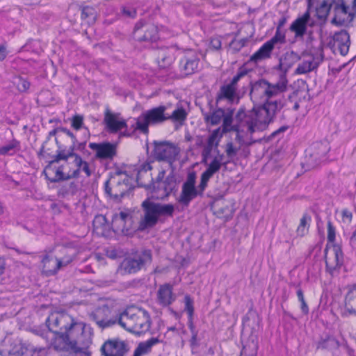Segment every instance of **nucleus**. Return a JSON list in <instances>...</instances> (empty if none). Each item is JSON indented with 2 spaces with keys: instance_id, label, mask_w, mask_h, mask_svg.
<instances>
[{
  "instance_id": "obj_56",
  "label": "nucleus",
  "mask_w": 356,
  "mask_h": 356,
  "mask_svg": "<svg viewBox=\"0 0 356 356\" xmlns=\"http://www.w3.org/2000/svg\"><path fill=\"white\" fill-rule=\"evenodd\" d=\"M145 260L147 261V260H149L150 259V255L149 253H145Z\"/></svg>"
},
{
  "instance_id": "obj_36",
  "label": "nucleus",
  "mask_w": 356,
  "mask_h": 356,
  "mask_svg": "<svg viewBox=\"0 0 356 356\" xmlns=\"http://www.w3.org/2000/svg\"><path fill=\"white\" fill-rule=\"evenodd\" d=\"M13 83L19 92L26 91L30 86L29 81L22 77L15 78L13 81Z\"/></svg>"
},
{
  "instance_id": "obj_18",
  "label": "nucleus",
  "mask_w": 356,
  "mask_h": 356,
  "mask_svg": "<svg viewBox=\"0 0 356 356\" xmlns=\"http://www.w3.org/2000/svg\"><path fill=\"white\" fill-rule=\"evenodd\" d=\"M89 147L96 153L99 159H111L116 153L115 145L110 143H90Z\"/></svg>"
},
{
  "instance_id": "obj_4",
  "label": "nucleus",
  "mask_w": 356,
  "mask_h": 356,
  "mask_svg": "<svg viewBox=\"0 0 356 356\" xmlns=\"http://www.w3.org/2000/svg\"><path fill=\"white\" fill-rule=\"evenodd\" d=\"M356 0H336L332 7V22L337 25H346L353 17Z\"/></svg>"
},
{
  "instance_id": "obj_55",
  "label": "nucleus",
  "mask_w": 356,
  "mask_h": 356,
  "mask_svg": "<svg viewBox=\"0 0 356 356\" xmlns=\"http://www.w3.org/2000/svg\"><path fill=\"white\" fill-rule=\"evenodd\" d=\"M30 1H31L30 3H31V4H37V3H40V0H30Z\"/></svg>"
},
{
  "instance_id": "obj_8",
  "label": "nucleus",
  "mask_w": 356,
  "mask_h": 356,
  "mask_svg": "<svg viewBox=\"0 0 356 356\" xmlns=\"http://www.w3.org/2000/svg\"><path fill=\"white\" fill-rule=\"evenodd\" d=\"M61 163L62 159L60 155L58 159L51 161L48 166L46 167L44 174L48 179L51 181H57L72 178V176L75 172V168L72 170H63L61 168Z\"/></svg>"
},
{
  "instance_id": "obj_29",
  "label": "nucleus",
  "mask_w": 356,
  "mask_h": 356,
  "mask_svg": "<svg viewBox=\"0 0 356 356\" xmlns=\"http://www.w3.org/2000/svg\"><path fill=\"white\" fill-rule=\"evenodd\" d=\"M135 34L137 39L140 40H150L156 36V29L153 26H150L137 30Z\"/></svg>"
},
{
  "instance_id": "obj_15",
  "label": "nucleus",
  "mask_w": 356,
  "mask_h": 356,
  "mask_svg": "<svg viewBox=\"0 0 356 356\" xmlns=\"http://www.w3.org/2000/svg\"><path fill=\"white\" fill-rule=\"evenodd\" d=\"M330 45L334 52L338 51L341 55H346L348 52L350 47V38L346 31H341L336 33Z\"/></svg>"
},
{
  "instance_id": "obj_58",
  "label": "nucleus",
  "mask_w": 356,
  "mask_h": 356,
  "mask_svg": "<svg viewBox=\"0 0 356 356\" xmlns=\"http://www.w3.org/2000/svg\"><path fill=\"white\" fill-rule=\"evenodd\" d=\"M82 17H86V10H84L82 13Z\"/></svg>"
},
{
  "instance_id": "obj_13",
  "label": "nucleus",
  "mask_w": 356,
  "mask_h": 356,
  "mask_svg": "<svg viewBox=\"0 0 356 356\" xmlns=\"http://www.w3.org/2000/svg\"><path fill=\"white\" fill-rule=\"evenodd\" d=\"M61 168L63 170H72L74 169V166H76L74 170L75 172L74 175L72 176V178L76 176L81 168H83V170L86 172L87 175H90V172L88 170L87 164L86 163H83L81 159L77 156L71 154L68 156L67 158L61 156Z\"/></svg>"
},
{
  "instance_id": "obj_25",
  "label": "nucleus",
  "mask_w": 356,
  "mask_h": 356,
  "mask_svg": "<svg viewBox=\"0 0 356 356\" xmlns=\"http://www.w3.org/2000/svg\"><path fill=\"white\" fill-rule=\"evenodd\" d=\"M110 314L111 312L107 307L97 310L95 313L97 323L101 327H107L113 324L115 322L108 319Z\"/></svg>"
},
{
  "instance_id": "obj_20",
  "label": "nucleus",
  "mask_w": 356,
  "mask_h": 356,
  "mask_svg": "<svg viewBox=\"0 0 356 356\" xmlns=\"http://www.w3.org/2000/svg\"><path fill=\"white\" fill-rule=\"evenodd\" d=\"M221 166L220 161L215 159L209 165L207 170L202 175L200 188L202 191L204 189L209 179L213 175L218 171Z\"/></svg>"
},
{
  "instance_id": "obj_37",
  "label": "nucleus",
  "mask_w": 356,
  "mask_h": 356,
  "mask_svg": "<svg viewBox=\"0 0 356 356\" xmlns=\"http://www.w3.org/2000/svg\"><path fill=\"white\" fill-rule=\"evenodd\" d=\"M186 112L184 108H178L175 110L170 116L167 118L168 119L170 118L175 121L182 122L186 119Z\"/></svg>"
},
{
  "instance_id": "obj_14",
  "label": "nucleus",
  "mask_w": 356,
  "mask_h": 356,
  "mask_svg": "<svg viewBox=\"0 0 356 356\" xmlns=\"http://www.w3.org/2000/svg\"><path fill=\"white\" fill-rule=\"evenodd\" d=\"M155 155L161 160H172L179 154L178 148L168 143H155Z\"/></svg>"
},
{
  "instance_id": "obj_11",
  "label": "nucleus",
  "mask_w": 356,
  "mask_h": 356,
  "mask_svg": "<svg viewBox=\"0 0 356 356\" xmlns=\"http://www.w3.org/2000/svg\"><path fill=\"white\" fill-rule=\"evenodd\" d=\"M323 58L321 50L316 56L312 54H303L300 58V63L296 69V73L305 74L311 72L318 66Z\"/></svg>"
},
{
  "instance_id": "obj_46",
  "label": "nucleus",
  "mask_w": 356,
  "mask_h": 356,
  "mask_svg": "<svg viewBox=\"0 0 356 356\" xmlns=\"http://www.w3.org/2000/svg\"><path fill=\"white\" fill-rule=\"evenodd\" d=\"M15 147L13 144H9L5 146L0 147V153L1 154H6L8 153L10 150H12Z\"/></svg>"
},
{
  "instance_id": "obj_22",
  "label": "nucleus",
  "mask_w": 356,
  "mask_h": 356,
  "mask_svg": "<svg viewBox=\"0 0 356 356\" xmlns=\"http://www.w3.org/2000/svg\"><path fill=\"white\" fill-rule=\"evenodd\" d=\"M246 30L249 32L248 35L245 37H237L235 38L229 44L230 49L234 51H239L249 41V40L253 36V27L251 25H248L245 27Z\"/></svg>"
},
{
  "instance_id": "obj_52",
  "label": "nucleus",
  "mask_w": 356,
  "mask_h": 356,
  "mask_svg": "<svg viewBox=\"0 0 356 356\" xmlns=\"http://www.w3.org/2000/svg\"><path fill=\"white\" fill-rule=\"evenodd\" d=\"M144 353V348L143 346H140L135 353V356H140Z\"/></svg>"
},
{
  "instance_id": "obj_48",
  "label": "nucleus",
  "mask_w": 356,
  "mask_h": 356,
  "mask_svg": "<svg viewBox=\"0 0 356 356\" xmlns=\"http://www.w3.org/2000/svg\"><path fill=\"white\" fill-rule=\"evenodd\" d=\"M211 47L215 49H218L220 48L221 43L218 39H213L211 42Z\"/></svg>"
},
{
  "instance_id": "obj_35",
  "label": "nucleus",
  "mask_w": 356,
  "mask_h": 356,
  "mask_svg": "<svg viewBox=\"0 0 356 356\" xmlns=\"http://www.w3.org/2000/svg\"><path fill=\"white\" fill-rule=\"evenodd\" d=\"M241 76H243L242 74H238L234 79L231 85H229L222 88V94L225 97L228 99H232L233 97L235 92L234 85L236 83V82L238 81Z\"/></svg>"
},
{
  "instance_id": "obj_28",
  "label": "nucleus",
  "mask_w": 356,
  "mask_h": 356,
  "mask_svg": "<svg viewBox=\"0 0 356 356\" xmlns=\"http://www.w3.org/2000/svg\"><path fill=\"white\" fill-rule=\"evenodd\" d=\"M345 308L350 314H356V286L350 289L345 299Z\"/></svg>"
},
{
  "instance_id": "obj_5",
  "label": "nucleus",
  "mask_w": 356,
  "mask_h": 356,
  "mask_svg": "<svg viewBox=\"0 0 356 356\" xmlns=\"http://www.w3.org/2000/svg\"><path fill=\"white\" fill-rule=\"evenodd\" d=\"M165 110L164 106H159L144 113L137 119L136 129L147 133L149 125L162 122L168 119L164 114Z\"/></svg>"
},
{
  "instance_id": "obj_7",
  "label": "nucleus",
  "mask_w": 356,
  "mask_h": 356,
  "mask_svg": "<svg viewBox=\"0 0 356 356\" xmlns=\"http://www.w3.org/2000/svg\"><path fill=\"white\" fill-rule=\"evenodd\" d=\"M129 181L127 174H116L107 181L106 190L107 193L115 197L122 196L130 187Z\"/></svg>"
},
{
  "instance_id": "obj_44",
  "label": "nucleus",
  "mask_w": 356,
  "mask_h": 356,
  "mask_svg": "<svg viewBox=\"0 0 356 356\" xmlns=\"http://www.w3.org/2000/svg\"><path fill=\"white\" fill-rule=\"evenodd\" d=\"M318 149H321L320 151H318L316 153V157L317 159H320L321 157L325 156L327 152V149L326 146H323L322 145H318L316 147Z\"/></svg>"
},
{
  "instance_id": "obj_32",
  "label": "nucleus",
  "mask_w": 356,
  "mask_h": 356,
  "mask_svg": "<svg viewBox=\"0 0 356 356\" xmlns=\"http://www.w3.org/2000/svg\"><path fill=\"white\" fill-rule=\"evenodd\" d=\"M297 56L293 53L286 54L280 60V67L286 71L296 61Z\"/></svg>"
},
{
  "instance_id": "obj_16",
  "label": "nucleus",
  "mask_w": 356,
  "mask_h": 356,
  "mask_svg": "<svg viewBox=\"0 0 356 356\" xmlns=\"http://www.w3.org/2000/svg\"><path fill=\"white\" fill-rule=\"evenodd\" d=\"M102 350L105 356H123L127 351L124 341L113 339L104 343Z\"/></svg>"
},
{
  "instance_id": "obj_19",
  "label": "nucleus",
  "mask_w": 356,
  "mask_h": 356,
  "mask_svg": "<svg viewBox=\"0 0 356 356\" xmlns=\"http://www.w3.org/2000/svg\"><path fill=\"white\" fill-rule=\"evenodd\" d=\"M195 175L190 174L188 177L187 181L184 184L182 189V194L179 201L187 204L188 202L196 196V191L195 189Z\"/></svg>"
},
{
  "instance_id": "obj_53",
  "label": "nucleus",
  "mask_w": 356,
  "mask_h": 356,
  "mask_svg": "<svg viewBox=\"0 0 356 356\" xmlns=\"http://www.w3.org/2000/svg\"><path fill=\"white\" fill-rule=\"evenodd\" d=\"M298 298L300 302L302 300H305L303 293L301 291H299L298 292Z\"/></svg>"
},
{
  "instance_id": "obj_10",
  "label": "nucleus",
  "mask_w": 356,
  "mask_h": 356,
  "mask_svg": "<svg viewBox=\"0 0 356 356\" xmlns=\"http://www.w3.org/2000/svg\"><path fill=\"white\" fill-rule=\"evenodd\" d=\"M325 261L330 273L337 270L343 262L341 248L337 244H327L325 251Z\"/></svg>"
},
{
  "instance_id": "obj_9",
  "label": "nucleus",
  "mask_w": 356,
  "mask_h": 356,
  "mask_svg": "<svg viewBox=\"0 0 356 356\" xmlns=\"http://www.w3.org/2000/svg\"><path fill=\"white\" fill-rule=\"evenodd\" d=\"M286 81L282 77L276 85H270L268 83L261 81L256 83L252 88L251 94L253 96L266 94L270 97L282 92L286 90Z\"/></svg>"
},
{
  "instance_id": "obj_59",
  "label": "nucleus",
  "mask_w": 356,
  "mask_h": 356,
  "mask_svg": "<svg viewBox=\"0 0 356 356\" xmlns=\"http://www.w3.org/2000/svg\"><path fill=\"white\" fill-rule=\"evenodd\" d=\"M69 251V250L63 249V253H67Z\"/></svg>"
},
{
  "instance_id": "obj_1",
  "label": "nucleus",
  "mask_w": 356,
  "mask_h": 356,
  "mask_svg": "<svg viewBox=\"0 0 356 356\" xmlns=\"http://www.w3.org/2000/svg\"><path fill=\"white\" fill-rule=\"evenodd\" d=\"M119 323L125 330L136 334L148 330L149 316L145 311L137 307H129L119 318Z\"/></svg>"
},
{
  "instance_id": "obj_40",
  "label": "nucleus",
  "mask_w": 356,
  "mask_h": 356,
  "mask_svg": "<svg viewBox=\"0 0 356 356\" xmlns=\"http://www.w3.org/2000/svg\"><path fill=\"white\" fill-rule=\"evenodd\" d=\"M284 38V35H282L281 33L277 31L276 33V35L269 41H268L270 44H272V46L274 47L275 44L277 42H283Z\"/></svg>"
},
{
  "instance_id": "obj_23",
  "label": "nucleus",
  "mask_w": 356,
  "mask_h": 356,
  "mask_svg": "<svg viewBox=\"0 0 356 356\" xmlns=\"http://www.w3.org/2000/svg\"><path fill=\"white\" fill-rule=\"evenodd\" d=\"M158 298L160 302L164 305L171 304L175 300L172 287L168 284L161 286L158 291Z\"/></svg>"
},
{
  "instance_id": "obj_38",
  "label": "nucleus",
  "mask_w": 356,
  "mask_h": 356,
  "mask_svg": "<svg viewBox=\"0 0 356 356\" xmlns=\"http://www.w3.org/2000/svg\"><path fill=\"white\" fill-rule=\"evenodd\" d=\"M307 231H308L307 221L305 218H303L300 220V222L297 228L296 232L298 236H303L307 233Z\"/></svg>"
},
{
  "instance_id": "obj_2",
  "label": "nucleus",
  "mask_w": 356,
  "mask_h": 356,
  "mask_svg": "<svg viewBox=\"0 0 356 356\" xmlns=\"http://www.w3.org/2000/svg\"><path fill=\"white\" fill-rule=\"evenodd\" d=\"M143 207L145 214L139 225L140 229L154 226L159 217L171 216L175 210V207L172 204H159L149 200L145 201L143 203Z\"/></svg>"
},
{
  "instance_id": "obj_43",
  "label": "nucleus",
  "mask_w": 356,
  "mask_h": 356,
  "mask_svg": "<svg viewBox=\"0 0 356 356\" xmlns=\"http://www.w3.org/2000/svg\"><path fill=\"white\" fill-rule=\"evenodd\" d=\"M231 115H225L223 120V129L225 131H228L231 130L229 127L231 124Z\"/></svg>"
},
{
  "instance_id": "obj_27",
  "label": "nucleus",
  "mask_w": 356,
  "mask_h": 356,
  "mask_svg": "<svg viewBox=\"0 0 356 356\" xmlns=\"http://www.w3.org/2000/svg\"><path fill=\"white\" fill-rule=\"evenodd\" d=\"M274 47L268 42H266L257 52L251 57V60L258 62L270 57V52Z\"/></svg>"
},
{
  "instance_id": "obj_30",
  "label": "nucleus",
  "mask_w": 356,
  "mask_h": 356,
  "mask_svg": "<svg viewBox=\"0 0 356 356\" xmlns=\"http://www.w3.org/2000/svg\"><path fill=\"white\" fill-rule=\"evenodd\" d=\"M197 59L195 55L186 58L181 63V69L186 74H190L195 72L197 67Z\"/></svg>"
},
{
  "instance_id": "obj_6",
  "label": "nucleus",
  "mask_w": 356,
  "mask_h": 356,
  "mask_svg": "<svg viewBox=\"0 0 356 356\" xmlns=\"http://www.w3.org/2000/svg\"><path fill=\"white\" fill-rule=\"evenodd\" d=\"M72 260L71 257L65 254L61 256L57 252L49 253L42 260L40 268L44 274L51 275L56 273L61 266L69 264Z\"/></svg>"
},
{
  "instance_id": "obj_33",
  "label": "nucleus",
  "mask_w": 356,
  "mask_h": 356,
  "mask_svg": "<svg viewBox=\"0 0 356 356\" xmlns=\"http://www.w3.org/2000/svg\"><path fill=\"white\" fill-rule=\"evenodd\" d=\"M140 262L136 259H127L122 264V268L128 273L135 272L140 268Z\"/></svg>"
},
{
  "instance_id": "obj_57",
  "label": "nucleus",
  "mask_w": 356,
  "mask_h": 356,
  "mask_svg": "<svg viewBox=\"0 0 356 356\" xmlns=\"http://www.w3.org/2000/svg\"><path fill=\"white\" fill-rule=\"evenodd\" d=\"M227 152L228 154H231L233 152V149H232V147H229L227 149Z\"/></svg>"
},
{
  "instance_id": "obj_24",
  "label": "nucleus",
  "mask_w": 356,
  "mask_h": 356,
  "mask_svg": "<svg viewBox=\"0 0 356 356\" xmlns=\"http://www.w3.org/2000/svg\"><path fill=\"white\" fill-rule=\"evenodd\" d=\"M234 211V203L232 201H224L215 206V212L222 217L232 216Z\"/></svg>"
},
{
  "instance_id": "obj_39",
  "label": "nucleus",
  "mask_w": 356,
  "mask_h": 356,
  "mask_svg": "<svg viewBox=\"0 0 356 356\" xmlns=\"http://www.w3.org/2000/svg\"><path fill=\"white\" fill-rule=\"evenodd\" d=\"M335 229L330 222L327 223V244H335Z\"/></svg>"
},
{
  "instance_id": "obj_51",
  "label": "nucleus",
  "mask_w": 356,
  "mask_h": 356,
  "mask_svg": "<svg viewBox=\"0 0 356 356\" xmlns=\"http://www.w3.org/2000/svg\"><path fill=\"white\" fill-rule=\"evenodd\" d=\"M222 115V111H218L216 112L214 115L211 118V122L212 124H216L218 123V121L215 119L216 117H220Z\"/></svg>"
},
{
  "instance_id": "obj_54",
  "label": "nucleus",
  "mask_w": 356,
  "mask_h": 356,
  "mask_svg": "<svg viewBox=\"0 0 356 356\" xmlns=\"http://www.w3.org/2000/svg\"><path fill=\"white\" fill-rule=\"evenodd\" d=\"M351 242L353 245H356V232L354 233L351 238Z\"/></svg>"
},
{
  "instance_id": "obj_41",
  "label": "nucleus",
  "mask_w": 356,
  "mask_h": 356,
  "mask_svg": "<svg viewBox=\"0 0 356 356\" xmlns=\"http://www.w3.org/2000/svg\"><path fill=\"white\" fill-rule=\"evenodd\" d=\"M83 124V118L81 116H75L72 120V125L75 129L81 128Z\"/></svg>"
},
{
  "instance_id": "obj_26",
  "label": "nucleus",
  "mask_w": 356,
  "mask_h": 356,
  "mask_svg": "<svg viewBox=\"0 0 356 356\" xmlns=\"http://www.w3.org/2000/svg\"><path fill=\"white\" fill-rule=\"evenodd\" d=\"M309 15L308 13H305L302 17L298 18L291 26L292 31L295 32L297 35H302L306 29V24L309 20Z\"/></svg>"
},
{
  "instance_id": "obj_47",
  "label": "nucleus",
  "mask_w": 356,
  "mask_h": 356,
  "mask_svg": "<svg viewBox=\"0 0 356 356\" xmlns=\"http://www.w3.org/2000/svg\"><path fill=\"white\" fill-rule=\"evenodd\" d=\"M352 218V214L350 212L348 211H345L343 212V220L344 222H350Z\"/></svg>"
},
{
  "instance_id": "obj_3",
  "label": "nucleus",
  "mask_w": 356,
  "mask_h": 356,
  "mask_svg": "<svg viewBox=\"0 0 356 356\" xmlns=\"http://www.w3.org/2000/svg\"><path fill=\"white\" fill-rule=\"evenodd\" d=\"M282 107L281 103L268 102L263 107L254 108L251 115L252 122L248 129L250 131L266 128L272 120L276 111Z\"/></svg>"
},
{
  "instance_id": "obj_49",
  "label": "nucleus",
  "mask_w": 356,
  "mask_h": 356,
  "mask_svg": "<svg viewBox=\"0 0 356 356\" xmlns=\"http://www.w3.org/2000/svg\"><path fill=\"white\" fill-rule=\"evenodd\" d=\"M7 55V51L5 47H0V60H3Z\"/></svg>"
},
{
  "instance_id": "obj_50",
  "label": "nucleus",
  "mask_w": 356,
  "mask_h": 356,
  "mask_svg": "<svg viewBox=\"0 0 356 356\" xmlns=\"http://www.w3.org/2000/svg\"><path fill=\"white\" fill-rule=\"evenodd\" d=\"M300 302H301L300 307H301V309H302V312L305 314H307L308 313V307H307V305L305 300H302V301H300Z\"/></svg>"
},
{
  "instance_id": "obj_42",
  "label": "nucleus",
  "mask_w": 356,
  "mask_h": 356,
  "mask_svg": "<svg viewBox=\"0 0 356 356\" xmlns=\"http://www.w3.org/2000/svg\"><path fill=\"white\" fill-rule=\"evenodd\" d=\"M185 304H186V310L187 311L188 315L190 317L192 316L193 313V302L192 300L186 297L185 299Z\"/></svg>"
},
{
  "instance_id": "obj_34",
  "label": "nucleus",
  "mask_w": 356,
  "mask_h": 356,
  "mask_svg": "<svg viewBox=\"0 0 356 356\" xmlns=\"http://www.w3.org/2000/svg\"><path fill=\"white\" fill-rule=\"evenodd\" d=\"M332 5L331 6L327 1H323L319 4L316 8V15L318 18L324 19L327 17L328 12L332 10Z\"/></svg>"
},
{
  "instance_id": "obj_45",
  "label": "nucleus",
  "mask_w": 356,
  "mask_h": 356,
  "mask_svg": "<svg viewBox=\"0 0 356 356\" xmlns=\"http://www.w3.org/2000/svg\"><path fill=\"white\" fill-rule=\"evenodd\" d=\"M122 12L123 15L127 17H134L136 11L134 9L129 8V7H123L122 8Z\"/></svg>"
},
{
  "instance_id": "obj_31",
  "label": "nucleus",
  "mask_w": 356,
  "mask_h": 356,
  "mask_svg": "<svg viewBox=\"0 0 356 356\" xmlns=\"http://www.w3.org/2000/svg\"><path fill=\"white\" fill-rule=\"evenodd\" d=\"M127 215L124 213H120L119 216H116L113 220V228L116 232L127 233V229L125 228V223Z\"/></svg>"
},
{
  "instance_id": "obj_17",
  "label": "nucleus",
  "mask_w": 356,
  "mask_h": 356,
  "mask_svg": "<svg viewBox=\"0 0 356 356\" xmlns=\"http://www.w3.org/2000/svg\"><path fill=\"white\" fill-rule=\"evenodd\" d=\"M104 122L108 129L117 132L127 127L126 121L119 114L106 111L104 117Z\"/></svg>"
},
{
  "instance_id": "obj_12",
  "label": "nucleus",
  "mask_w": 356,
  "mask_h": 356,
  "mask_svg": "<svg viewBox=\"0 0 356 356\" xmlns=\"http://www.w3.org/2000/svg\"><path fill=\"white\" fill-rule=\"evenodd\" d=\"M54 320V315H51L49 318V322L51 323ZM56 325L60 327V332L62 333H69L73 330H76L78 332H82L83 325L81 323H74L72 318L65 314H61L58 318H55Z\"/></svg>"
},
{
  "instance_id": "obj_21",
  "label": "nucleus",
  "mask_w": 356,
  "mask_h": 356,
  "mask_svg": "<svg viewBox=\"0 0 356 356\" xmlns=\"http://www.w3.org/2000/svg\"><path fill=\"white\" fill-rule=\"evenodd\" d=\"M94 232L102 236H107L109 235V225L107 223L106 218L104 216H97L93 221Z\"/></svg>"
}]
</instances>
